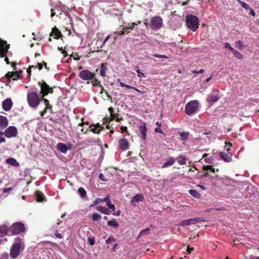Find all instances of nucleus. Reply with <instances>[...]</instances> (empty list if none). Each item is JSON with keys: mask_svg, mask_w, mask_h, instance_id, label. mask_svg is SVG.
Returning <instances> with one entry per match:
<instances>
[{"mask_svg": "<svg viewBox=\"0 0 259 259\" xmlns=\"http://www.w3.org/2000/svg\"><path fill=\"white\" fill-rule=\"evenodd\" d=\"M136 26H138L137 23H136V22H133L131 25H130V27H128V28H130L131 30H132L134 28V27Z\"/></svg>", "mask_w": 259, "mask_h": 259, "instance_id": "obj_58", "label": "nucleus"}, {"mask_svg": "<svg viewBox=\"0 0 259 259\" xmlns=\"http://www.w3.org/2000/svg\"><path fill=\"white\" fill-rule=\"evenodd\" d=\"M50 36L55 39H58L62 36L61 32L56 27L52 28V31L50 33Z\"/></svg>", "mask_w": 259, "mask_h": 259, "instance_id": "obj_23", "label": "nucleus"}, {"mask_svg": "<svg viewBox=\"0 0 259 259\" xmlns=\"http://www.w3.org/2000/svg\"><path fill=\"white\" fill-rule=\"evenodd\" d=\"M10 44H8L6 40L0 38V58L6 57L10 48Z\"/></svg>", "mask_w": 259, "mask_h": 259, "instance_id": "obj_7", "label": "nucleus"}, {"mask_svg": "<svg viewBox=\"0 0 259 259\" xmlns=\"http://www.w3.org/2000/svg\"><path fill=\"white\" fill-rule=\"evenodd\" d=\"M121 132L123 133V132L127 133V128L126 126H122L120 127Z\"/></svg>", "mask_w": 259, "mask_h": 259, "instance_id": "obj_55", "label": "nucleus"}, {"mask_svg": "<svg viewBox=\"0 0 259 259\" xmlns=\"http://www.w3.org/2000/svg\"><path fill=\"white\" fill-rule=\"evenodd\" d=\"M108 208H110L111 209H112V210L113 211H115V206L114 204H109L108 206Z\"/></svg>", "mask_w": 259, "mask_h": 259, "instance_id": "obj_63", "label": "nucleus"}, {"mask_svg": "<svg viewBox=\"0 0 259 259\" xmlns=\"http://www.w3.org/2000/svg\"><path fill=\"white\" fill-rule=\"evenodd\" d=\"M237 1L241 5V6L245 10H249V9H250V7L249 6V5L245 3V2H242L240 0H237Z\"/></svg>", "mask_w": 259, "mask_h": 259, "instance_id": "obj_37", "label": "nucleus"}, {"mask_svg": "<svg viewBox=\"0 0 259 259\" xmlns=\"http://www.w3.org/2000/svg\"><path fill=\"white\" fill-rule=\"evenodd\" d=\"M10 232V227L7 225H2L0 226V237H3L8 234Z\"/></svg>", "mask_w": 259, "mask_h": 259, "instance_id": "obj_17", "label": "nucleus"}, {"mask_svg": "<svg viewBox=\"0 0 259 259\" xmlns=\"http://www.w3.org/2000/svg\"><path fill=\"white\" fill-rule=\"evenodd\" d=\"M144 199V196L142 195V194H136L135 196H134L131 202V203H132L133 204L135 205L134 203V202H141V201H142Z\"/></svg>", "mask_w": 259, "mask_h": 259, "instance_id": "obj_26", "label": "nucleus"}, {"mask_svg": "<svg viewBox=\"0 0 259 259\" xmlns=\"http://www.w3.org/2000/svg\"><path fill=\"white\" fill-rule=\"evenodd\" d=\"M210 169H211V165H205V166H203V169L204 170H210Z\"/></svg>", "mask_w": 259, "mask_h": 259, "instance_id": "obj_62", "label": "nucleus"}, {"mask_svg": "<svg viewBox=\"0 0 259 259\" xmlns=\"http://www.w3.org/2000/svg\"><path fill=\"white\" fill-rule=\"evenodd\" d=\"M220 156L225 162H229L232 160V155L225 152H220Z\"/></svg>", "mask_w": 259, "mask_h": 259, "instance_id": "obj_20", "label": "nucleus"}, {"mask_svg": "<svg viewBox=\"0 0 259 259\" xmlns=\"http://www.w3.org/2000/svg\"><path fill=\"white\" fill-rule=\"evenodd\" d=\"M186 23L187 27L193 31H195L199 25L198 18L192 15H189L186 17Z\"/></svg>", "mask_w": 259, "mask_h": 259, "instance_id": "obj_2", "label": "nucleus"}, {"mask_svg": "<svg viewBox=\"0 0 259 259\" xmlns=\"http://www.w3.org/2000/svg\"><path fill=\"white\" fill-rule=\"evenodd\" d=\"M107 225L115 228H117L119 226L118 223L115 220L108 221L107 222Z\"/></svg>", "mask_w": 259, "mask_h": 259, "instance_id": "obj_32", "label": "nucleus"}, {"mask_svg": "<svg viewBox=\"0 0 259 259\" xmlns=\"http://www.w3.org/2000/svg\"><path fill=\"white\" fill-rule=\"evenodd\" d=\"M8 120L6 116L0 115V128H5L8 125Z\"/></svg>", "mask_w": 259, "mask_h": 259, "instance_id": "obj_22", "label": "nucleus"}, {"mask_svg": "<svg viewBox=\"0 0 259 259\" xmlns=\"http://www.w3.org/2000/svg\"><path fill=\"white\" fill-rule=\"evenodd\" d=\"M9 254L8 253H3L0 255V259H8Z\"/></svg>", "mask_w": 259, "mask_h": 259, "instance_id": "obj_45", "label": "nucleus"}, {"mask_svg": "<svg viewBox=\"0 0 259 259\" xmlns=\"http://www.w3.org/2000/svg\"><path fill=\"white\" fill-rule=\"evenodd\" d=\"M203 221V219H202L201 218H195L193 219L184 220V221H182L179 224V225L181 226H189V225H194L198 222L200 223Z\"/></svg>", "mask_w": 259, "mask_h": 259, "instance_id": "obj_13", "label": "nucleus"}, {"mask_svg": "<svg viewBox=\"0 0 259 259\" xmlns=\"http://www.w3.org/2000/svg\"><path fill=\"white\" fill-rule=\"evenodd\" d=\"M103 202L102 198H97L93 202V204L91 205V206H93L94 205H97L99 203Z\"/></svg>", "mask_w": 259, "mask_h": 259, "instance_id": "obj_44", "label": "nucleus"}, {"mask_svg": "<svg viewBox=\"0 0 259 259\" xmlns=\"http://www.w3.org/2000/svg\"><path fill=\"white\" fill-rule=\"evenodd\" d=\"M136 67L138 68V69L136 70V72H137L138 74V76L140 78L145 77V74L138 69V67L137 66H136Z\"/></svg>", "mask_w": 259, "mask_h": 259, "instance_id": "obj_43", "label": "nucleus"}, {"mask_svg": "<svg viewBox=\"0 0 259 259\" xmlns=\"http://www.w3.org/2000/svg\"><path fill=\"white\" fill-rule=\"evenodd\" d=\"M188 135H189L188 133H185V132L180 133V136L181 137L184 138L185 139H187Z\"/></svg>", "mask_w": 259, "mask_h": 259, "instance_id": "obj_47", "label": "nucleus"}, {"mask_svg": "<svg viewBox=\"0 0 259 259\" xmlns=\"http://www.w3.org/2000/svg\"><path fill=\"white\" fill-rule=\"evenodd\" d=\"M25 225L21 222L14 223L10 226V232L13 235L20 234L25 232Z\"/></svg>", "mask_w": 259, "mask_h": 259, "instance_id": "obj_3", "label": "nucleus"}, {"mask_svg": "<svg viewBox=\"0 0 259 259\" xmlns=\"http://www.w3.org/2000/svg\"><path fill=\"white\" fill-rule=\"evenodd\" d=\"M236 45L239 49H242L243 44L241 40H238L236 42Z\"/></svg>", "mask_w": 259, "mask_h": 259, "instance_id": "obj_57", "label": "nucleus"}, {"mask_svg": "<svg viewBox=\"0 0 259 259\" xmlns=\"http://www.w3.org/2000/svg\"><path fill=\"white\" fill-rule=\"evenodd\" d=\"M126 32H125L124 30L122 28V30L119 31L118 32H115L114 33L118 34L119 35H123Z\"/></svg>", "mask_w": 259, "mask_h": 259, "instance_id": "obj_59", "label": "nucleus"}, {"mask_svg": "<svg viewBox=\"0 0 259 259\" xmlns=\"http://www.w3.org/2000/svg\"><path fill=\"white\" fill-rule=\"evenodd\" d=\"M90 131L95 134H99L100 132L103 130V127H101L99 123L96 124H91L89 126Z\"/></svg>", "mask_w": 259, "mask_h": 259, "instance_id": "obj_16", "label": "nucleus"}, {"mask_svg": "<svg viewBox=\"0 0 259 259\" xmlns=\"http://www.w3.org/2000/svg\"><path fill=\"white\" fill-rule=\"evenodd\" d=\"M91 80H92V84L93 86H101L100 82L95 78V76L94 77V78L91 79Z\"/></svg>", "mask_w": 259, "mask_h": 259, "instance_id": "obj_38", "label": "nucleus"}, {"mask_svg": "<svg viewBox=\"0 0 259 259\" xmlns=\"http://www.w3.org/2000/svg\"><path fill=\"white\" fill-rule=\"evenodd\" d=\"M99 178L100 179H101L102 181L104 182L107 181V180L105 178L104 175L102 173L100 174Z\"/></svg>", "mask_w": 259, "mask_h": 259, "instance_id": "obj_52", "label": "nucleus"}, {"mask_svg": "<svg viewBox=\"0 0 259 259\" xmlns=\"http://www.w3.org/2000/svg\"><path fill=\"white\" fill-rule=\"evenodd\" d=\"M35 198L37 201L42 202L46 201L44 194L39 191H36L35 192Z\"/></svg>", "mask_w": 259, "mask_h": 259, "instance_id": "obj_21", "label": "nucleus"}, {"mask_svg": "<svg viewBox=\"0 0 259 259\" xmlns=\"http://www.w3.org/2000/svg\"><path fill=\"white\" fill-rule=\"evenodd\" d=\"M41 99H43L44 103L46 105L45 109L40 112V115L43 116L46 113L47 110L48 109H51L52 108V106L50 104L49 101L47 99H44V98H41Z\"/></svg>", "mask_w": 259, "mask_h": 259, "instance_id": "obj_24", "label": "nucleus"}, {"mask_svg": "<svg viewBox=\"0 0 259 259\" xmlns=\"http://www.w3.org/2000/svg\"><path fill=\"white\" fill-rule=\"evenodd\" d=\"M38 84H39L40 87V93L42 94L41 98H43L45 96L48 95L50 93H53V89L52 88L50 87L47 83L44 81L42 83L40 81L38 82Z\"/></svg>", "mask_w": 259, "mask_h": 259, "instance_id": "obj_9", "label": "nucleus"}, {"mask_svg": "<svg viewBox=\"0 0 259 259\" xmlns=\"http://www.w3.org/2000/svg\"><path fill=\"white\" fill-rule=\"evenodd\" d=\"M101 219V216L97 213H94L92 214V219L94 221H97Z\"/></svg>", "mask_w": 259, "mask_h": 259, "instance_id": "obj_36", "label": "nucleus"}, {"mask_svg": "<svg viewBox=\"0 0 259 259\" xmlns=\"http://www.w3.org/2000/svg\"><path fill=\"white\" fill-rule=\"evenodd\" d=\"M163 24L162 18L158 16H155L150 20V28L153 30H157L160 28Z\"/></svg>", "mask_w": 259, "mask_h": 259, "instance_id": "obj_6", "label": "nucleus"}, {"mask_svg": "<svg viewBox=\"0 0 259 259\" xmlns=\"http://www.w3.org/2000/svg\"><path fill=\"white\" fill-rule=\"evenodd\" d=\"M6 162L13 166L18 167L19 166V163L14 158H9L6 160Z\"/></svg>", "mask_w": 259, "mask_h": 259, "instance_id": "obj_29", "label": "nucleus"}, {"mask_svg": "<svg viewBox=\"0 0 259 259\" xmlns=\"http://www.w3.org/2000/svg\"><path fill=\"white\" fill-rule=\"evenodd\" d=\"M232 52L234 55V56L239 59H241L243 57L242 55L234 49H233V51H232Z\"/></svg>", "mask_w": 259, "mask_h": 259, "instance_id": "obj_35", "label": "nucleus"}, {"mask_svg": "<svg viewBox=\"0 0 259 259\" xmlns=\"http://www.w3.org/2000/svg\"><path fill=\"white\" fill-rule=\"evenodd\" d=\"M105 201L106 202V205L108 206L109 204H111V201L109 198V196L107 195L106 197L103 199V202Z\"/></svg>", "mask_w": 259, "mask_h": 259, "instance_id": "obj_41", "label": "nucleus"}, {"mask_svg": "<svg viewBox=\"0 0 259 259\" xmlns=\"http://www.w3.org/2000/svg\"><path fill=\"white\" fill-rule=\"evenodd\" d=\"M79 76L82 79L88 80L94 78L95 74L91 72L88 70H84L80 72Z\"/></svg>", "mask_w": 259, "mask_h": 259, "instance_id": "obj_12", "label": "nucleus"}, {"mask_svg": "<svg viewBox=\"0 0 259 259\" xmlns=\"http://www.w3.org/2000/svg\"><path fill=\"white\" fill-rule=\"evenodd\" d=\"M55 236L59 238V239H62L63 238V235L59 233V232L57 230H56L54 233Z\"/></svg>", "mask_w": 259, "mask_h": 259, "instance_id": "obj_48", "label": "nucleus"}, {"mask_svg": "<svg viewBox=\"0 0 259 259\" xmlns=\"http://www.w3.org/2000/svg\"><path fill=\"white\" fill-rule=\"evenodd\" d=\"M225 47L226 49H229L231 52L233 51L234 48H233L230 45L229 42H226L225 44Z\"/></svg>", "mask_w": 259, "mask_h": 259, "instance_id": "obj_51", "label": "nucleus"}, {"mask_svg": "<svg viewBox=\"0 0 259 259\" xmlns=\"http://www.w3.org/2000/svg\"><path fill=\"white\" fill-rule=\"evenodd\" d=\"M3 133L2 132H0V144L6 142L5 138L3 137Z\"/></svg>", "mask_w": 259, "mask_h": 259, "instance_id": "obj_50", "label": "nucleus"}, {"mask_svg": "<svg viewBox=\"0 0 259 259\" xmlns=\"http://www.w3.org/2000/svg\"><path fill=\"white\" fill-rule=\"evenodd\" d=\"M96 209L98 211L104 214L107 215H110L111 214V211L109 210L108 208H106V207L99 205L97 207Z\"/></svg>", "mask_w": 259, "mask_h": 259, "instance_id": "obj_25", "label": "nucleus"}, {"mask_svg": "<svg viewBox=\"0 0 259 259\" xmlns=\"http://www.w3.org/2000/svg\"><path fill=\"white\" fill-rule=\"evenodd\" d=\"M22 239L17 237L14 239V242L12 245L10 249V256L13 258H16L18 257L20 252L21 248Z\"/></svg>", "mask_w": 259, "mask_h": 259, "instance_id": "obj_1", "label": "nucleus"}, {"mask_svg": "<svg viewBox=\"0 0 259 259\" xmlns=\"http://www.w3.org/2000/svg\"><path fill=\"white\" fill-rule=\"evenodd\" d=\"M139 130L141 134V138L142 140H145L146 138L147 128L146 126L145 123H144L143 125H140L139 126Z\"/></svg>", "mask_w": 259, "mask_h": 259, "instance_id": "obj_18", "label": "nucleus"}, {"mask_svg": "<svg viewBox=\"0 0 259 259\" xmlns=\"http://www.w3.org/2000/svg\"><path fill=\"white\" fill-rule=\"evenodd\" d=\"M77 191L81 197H84L87 195L85 190L82 187H79Z\"/></svg>", "mask_w": 259, "mask_h": 259, "instance_id": "obj_34", "label": "nucleus"}, {"mask_svg": "<svg viewBox=\"0 0 259 259\" xmlns=\"http://www.w3.org/2000/svg\"><path fill=\"white\" fill-rule=\"evenodd\" d=\"M106 65H107V63H102L100 67V74L102 77H104L106 75V71L107 69Z\"/></svg>", "mask_w": 259, "mask_h": 259, "instance_id": "obj_30", "label": "nucleus"}, {"mask_svg": "<svg viewBox=\"0 0 259 259\" xmlns=\"http://www.w3.org/2000/svg\"><path fill=\"white\" fill-rule=\"evenodd\" d=\"M154 131L156 132V133H161V134H162V132L160 128V127H156L155 128L154 130Z\"/></svg>", "mask_w": 259, "mask_h": 259, "instance_id": "obj_64", "label": "nucleus"}, {"mask_svg": "<svg viewBox=\"0 0 259 259\" xmlns=\"http://www.w3.org/2000/svg\"><path fill=\"white\" fill-rule=\"evenodd\" d=\"M193 250H194L193 247H190V245H188L187 246V251L188 252V253H190L191 252V251H193Z\"/></svg>", "mask_w": 259, "mask_h": 259, "instance_id": "obj_61", "label": "nucleus"}, {"mask_svg": "<svg viewBox=\"0 0 259 259\" xmlns=\"http://www.w3.org/2000/svg\"><path fill=\"white\" fill-rule=\"evenodd\" d=\"M115 241V239L113 236H110L108 239L106 240V243L107 244H110L112 242Z\"/></svg>", "mask_w": 259, "mask_h": 259, "instance_id": "obj_40", "label": "nucleus"}, {"mask_svg": "<svg viewBox=\"0 0 259 259\" xmlns=\"http://www.w3.org/2000/svg\"><path fill=\"white\" fill-rule=\"evenodd\" d=\"M110 38V35H108V36H107L105 38V39H104V41H103L102 46H101L100 48H102L103 47V46H104V45L105 44L106 42Z\"/></svg>", "mask_w": 259, "mask_h": 259, "instance_id": "obj_60", "label": "nucleus"}, {"mask_svg": "<svg viewBox=\"0 0 259 259\" xmlns=\"http://www.w3.org/2000/svg\"><path fill=\"white\" fill-rule=\"evenodd\" d=\"M149 232H150V230L149 228H146L145 229H144L143 230H142L140 233H139V237L144 235V234H149Z\"/></svg>", "mask_w": 259, "mask_h": 259, "instance_id": "obj_39", "label": "nucleus"}, {"mask_svg": "<svg viewBox=\"0 0 259 259\" xmlns=\"http://www.w3.org/2000/svg\"><path fill=\"white\" fill-rule=\"evenodd\" d=\"M57 147L62 153H65L67 151L66 145L63 143H59L57 145Z\"/></svg>", "mask_w": 259, "mask_h": 259, "instance_id": "obj_28", "label": "nucleus"}, {"mask_svg": "<svg viewBox=\"0 0 259 259\" xmlns=\"http://www.w3.org/2000/svg\"><path fill=\"white\" fill-rule=\"evenodd\" d=\"M189 193L191 195L195 198H198L200 197V194L195 190L191 189L189 191Z\"/></svg>", "mask_w": 259, "mask_h": 259, "instance_id": "obj_33", "label": "nucleus"}, {"mask_svg": "<svg viewBox=\"0 0 259 259\" xmlns=\"http://www.w3.org/2000/svg\"><path fill=\"white\" fill-rule=\"evenodd\" d=\"M128 27H130V25L128 26H124L123 27V29L124 30L125 32L127 33V34H128L130 32V29L128 28Z\"/></svg>", "mask_w": 259, "mask_h": 259, "instance_id": "obj_53", "label": "nucleus"}, {"mask_svg": "<svg viewBox=\"0 0 259 259\" xmlns=\"http://www.w3.org/2000/svg\"><path fill=\"white\" fill-rule=\"evenodd\" d=\"M33 67V65L29 66V68L27 69V73L28 74V76L30 77L31 75V69Z\"/></svg>", "mask_w": 259, "mask_h": 259, "instance_id": "obj_56", "label": "nucleus"}, {"mask_svg": "<svg viewBox=\"0 0 259 259\" xmlns=\"http://www.w3.org/2000/svg\"><path fill=\"white\" fill-rule=\"evenodd\" d=\"M232 146V144H231L230 143H226L225 148H226L227 152H229L230 151Z\"/></svg>", "mask_w": 259, "mask_h": 259, "instance_id": "obj_49", "label": "nucleus"}, {"mask_svg": "<svg viewBox=\"0 0 259 259\" xmlns=\"http://www.w3.org/2000/svg\"><path fill=\"white\" fill-rule=\"evenodd\" d=\"M119 145L121 150H126L129 147V143L126 139H121L119 141Z\"/></svg>", "mask_w": 259, "mask_h": 259, "instance_id": "obj_19", "label": "nucleus"}, {"mask_svg": "<svg viewBox=\"0 0 259 259\" xmlns=\"http://www.w3.org/2000/svg\"><path fill=\"white\" fill-rule=\"evenodd\" d=\"M153 56L155 57L160 58V59H167L168 58L167 56L164 55H159V54H153Z\"/></svg>", "mask_w": 259, "mask_h": 259, "instance_id": "obj_42", "label": "nucleus"}, {"mask_svg": "<svg viewBox=\"0 0 259 259\" xmlns=\"http://www.w3.org/2000/svg\"><path fill=\"white\" fill-rule=\"evenodd\" d=\"M220 98V91L218 90H215L208 95L206 98V101L212 104L218 102Z\"/></svg>", "mask_w": 259, "mask_h": 259, "instance_id": "obj_8", "label": "nucleus"}, {"mask_svg": "<svg viewBox=\"0 0 259 259\" xmlns=\"http://www.w3.org/2000/svg\"><path fill=\"white\" fill-rule=\"evenodd\" d=\"M12 105L13 102L10 98H7L3 102V109L6 111H10L12 107Z\"/></svg>", "mask_w": 259, "mask_h": 259, "instance_id": "obj_14", "label": "nucleus"}, {"mask_svg": "<svg viewBox=\"0 0 259 259\" xmlns=\"http://www.w3.org/2000/svg\"><path fill=\"white\" fill-rule=\"evenodd\" d=\"M178 162L180 165H185L186 164V158L185 156L181 155L177 157Z\"/></svg>", "mask_w": 259, "mask_h": 259, "instance_id": "obj_31", "label": "nucleus"}, {"mask_svg": "<svg viewBox=\"0 0 259 259\" xmlns=\"http://www.w3.org/2000/svg\"><path fill=\"white\" fill-rule=\"evenodd\" d=\"M198 107V103L197 101H192L188 102L185 106V113L188 115H190L197 110Z\"/></svg>", "mask_w": 259, "mask_h": 259, "instance_id": "obj_5", "label": "nucleus"}, {"mask_svg": "<svg viewBox=\"0 0 259 259\" xmlns=\"http://www.w3.org/2000/svg\"><path fill=\"white\" fill-rule=\"evenodd\" d=\"M22 71H16L15 72H8L6 75L5 77L8 79L9 81H11V78H12L13 80H16L18 79H20L22 77Z\"/></svg>", "mask_w": 259, "mask_h": 259, "instance_id": "obj_10", "label": "nucleus"}, {"mask_svg": "<svg viewBox=\"0 0 259 259\" xmlns=\"http://www.w3.org/2000/svg\"><path fill=\"white\" fill-rule=\"evenodd\" d=\"M120 85L121 87H126L128 89H131V88H133V87H131L128 84H125L124 83L122 82H120Z\"/></svg>", "mask_w": 259, "mask_h": 259, "instance_id": "obj_54", "label": "nucleus"}, {"mask_svg": "<svg viewBox=\"0 0 259 259\" xmlns=\"http://www.w3.org/2000/svg\"><path fill=\"white\" fill-rule=\"evenodd\" d=\"M88 243L91 245H94L95 244V239L94 238H91V237H89L88 238Z\"/></svg>", "mask_w": 259, "mask_h": 259, "instance_id": "obj_46", "label": "nucleus"}, {"mask_svg": "<svg viewBox=\"0 0 259 259\" xmlns=\"http://www.w3.org/2000/svg\"><path fill=\"white\" fill-rule=\"evenodd\" d=\"M17 133V129L15 126H10L5 130L3 134L7 138H11L16 137Z\"/></svg>", "mask_w": 259, "mask_h": 259, "instance_id": "obj_11", "label": "nucleus"}, {"mask_svg": "<svg viewBox=\"0 0 259 259\" xmlns=\"http://www.w3.org/2000/svg\"><path fill=\"white\" fill-rule=\"evenodd\" d=\"M175 162V160L174 158L172 157H169L168 158V160L165 162L162 166V168H164L167 167H168L169 166H171L174 164Z\"/></svg>", "mask_w": 259, "mask_h": 259, "instance_id": "obj_27", "label": "nucleus"}, {"mask_svg": "<svg viewBox=\"0 0 259 259\" xmlns=\"http://www.w3.org/2000/svg\"><path fill=\"white\" fill-rule=\"evenodd\" d=\"M27 100L29 105L33 108L36 107L39 105L40 100L37 94L34 92L28 93Z\"/></svg>", "mask_w": 259, "mask_h": 259, "instance_id": "obj_4", "label": "nucleus"}, {"mask_svg": "<svg viewBox=\"0 0 259 259\" xmlns=\"http://www.w3.org/2000/svg\"><path fill=\"white\" fill-rule=\"evenodd\" d=\"M108 111L110 113V118L112 120H115L116 121L118 122L121 120H123V118L121 116H120L118 113H113V108L111 107L108 108Z\"/></svg>", "mask_w": 259, "mask_h": 259, "instance_id": "obj_15", "label": "nucleus"}]
</instances>
